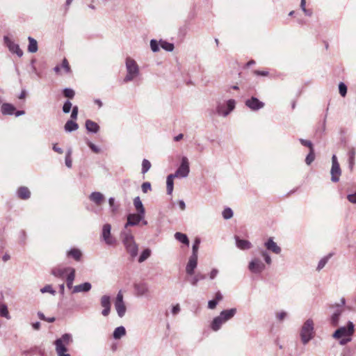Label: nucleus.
Returning <instances> with one entry per match:
<instances>
[{
  "mask_svg": "<svg viewBox=\"0 0 356 356\" xmlns=\"http://www.w3.org/2000/svg\"><path fill=\"white\" fill-rule=\"evenodd\" d=\"M1 111L3 115H13L15 111V107L9 103H3L1 105Z\"/></svg>",
  "mask_w": 356,
  "mask_h": 356,
  "instance_id": "cd10ccee",
  "label": "nucleus"
},
{
  "mask_svg": "<svg viewBox=\"0 0 356 356\" xmlns=\"http://www.w3.org/2000/svg\"><path fill=\"white\" fill-rule=\"evenodd\" d=\"M175 237L177 241H179V242H181L184 244L188 245V243H189L188 238L187 236L184 234H182L180 232H176L175 234Z\"/></svg>",
  "mask_w": 356,
  "mask_h": 356,
  "instance_id": "ea45409f",
  "label": "nucleus"
},
{
  "mask_svg": "<svg viewBox=\"0 0 356 356\" xmlns=\"http://www.w3.org/2000/svg\"><path fill=\"white\" fill-rule=\"evenodd\" d=\"M126 335V329L124 326H119L116 327L113 333V337L115 339H120L122 337Z\"/></svg>",
  "mask_w": 356,
  "mask_h": 356,
  "instance_id": "2f4dec72",
  "label": "nucleus"
},
{
  "mask_svg": "<svg viewBox=\"0 0 356 356\" xmlns=\"http://www.w3.org/2000/svg\"><path fill=\"white\" fill-rule=\"evenodd\" d=\"M40 292L42 293H49L52 296H55L56 293V291L53 289L51 284H47L44 287L41 288Z\"/></svg>",
  "mask_w": 356,
  "mask_h": 356,
  "instance_id": "c03bdc74",
  "label": "nucleus"
},
{
  "mask_svg": "<svg viewBox=\"0 0 356 356\" xmlns=\"http://www.w3.org/2000/svg\"><path fill=\"white\" fill-rule=\"evenodd\" d=\"M339 93L342 97H345L347 93V86L343 82H341L339 85Z\"/></svg>",
  "mask_w": 356,
  "mask_h": 356,
  "instance_id": "603ef678",
  "label": "nucleus"
},
{
  "mask_svg": "<svg viewBox=\"0 0 356 356\" xmlns=\"http://www.w3.org/2000/svg\"><path fill=\"white\" fill-rule=\"evenodd\" d=\"M245 104L252 111H258L264 106V103L259 101L257 98L252 97L245 101Z\"/></svg>",
  "mask_w": 356,
  "mask_h": 356,
  "instance_id": "f3484780",
  "label": "nucleus"
},
{
  "mask_svg": "<svg viewBox=\"0 0 356 356\" xmlns=\"http://www.w3.org/2000/svg\"><path fill=\"white\" fill-rule=\"evenodd\" d=\"M108 204L110 206V209L112 215H115L119 209V204L115 203V198L110 197L108 199Z\"/></svg>",
  "mask_w": 356,
  "mask_h": 356,
  "instance_id": "58836bf2",
  "label": "nucleus"
},
{
  "mask_svg": "<svg viewBox=\"0 0 356 356\" xmlns=\"http://www.w3.org/2000/svg\"><path fill=\"white\" fill-rule=\"evenodd\" d=\"M287 313L284 311H281V312H277L276 313V318L280 321H282L283 320H284L286 317H287Z\"/></svg>",
  "mask_w": 356,
  "mask_h": 356,
  "instance_id": "5fc2aeb1",
  "label": "nucleus"
},
{
  "mask_svg": "<svg viewBox=\"0 0 356 356\" xmlns=\"http://www.w3.org/2000/svg\"><path fill=\"white\" fill-rule=\"evenodd\" d=\"M150 167V162L147 159H143L142 163V173H146L149 170Z\"/></svg>",
  "mask_w": 356,
  "mask_h": 356,
  "instance_id": "09e8293b",
  "label": "nucleus"
},
{
  "mask_svg": "<svg viewBox=\"0 0 356 356\" xmlns=\"http://www.w3.org/2000/svg\"><path fill=\"white\" fill-rule=\"evenodd\" d=\"M65 131L66 132H72L79 129V125L76 122L73 120H67L64 126Z\"/></svg>",
  "mask_w": 356,
  "mask_h": 356,
  "instance_id": "473e14b6",
  "label": "nucleus"
},
{
  "mask_svg": "<svg viewBox=\"0 0 356 356\" xmlns=\"http://www.w3.org/2000/svg\"><path fill=\"white\" fill-rule=\"evenodd\" d=\"M190 172L189 161L186 156H182L181 163L175 173L177 178H186Z\"/></svg>",
  "mask_w": 356,
  "mask_h": 356,
  "instance_id": "0eeeda50",
  "label": "nucleus"
},
{
  "mask_svg": "<svg viewBox=\"0 0 356 356\" xmlns=\"http://www.w3.org/2000/svg\"><path fill=\"white\" fill-rule=\"evenodd\" d=\"M180 312V307L179 304H177L176 305L172 307V314L173 315L177 314Z\"/></svg>",
  "mask_w": 356,
  "mask_h": 356,
  "instance_id": "0e129e2a",
  "label": "nucleus"
},
{
  "mask_svg": "<svg viewBox=\"0 0 356 356\" xmlns=\"http://www.w3.org/2000/svg\"><path fill=\"white\" fill-rule=\"evenodd\" d=\"M114 305L118 316L122 318L126 314L127 307L123 300V294L121 291L117 294Z\"/></svg>",
  "mask_w": 356,
  "mask_h": 356,
  "instance_id": "6e6552de",
  "label": "nucleus"
},
{
  "mask_svg": "<svg viewBox=\"0 0 356 356\" xmlns=\"http://www.w3.org/2000/svg\"><path fill=\"white\" fill-rule=\"evenodd\" d=\"M197 259L198 257L190 256L186 266V273L188 275L192 276L194 275L195 269L197 266Z\"/></svg>",
  "mask_w": 356,
  "mask_h": 356,
  "instance_id": "a211bd4d",
  "label": "nucleus"
},
{
  "mask_svg": "<svg viewBox=\"0 0 356 356\" xmlns=\"http://www.w3.org/2000/svg\"><path fill=\"white\" fill-rule=\"evenodd\" d=\"M299 140L302 145L308 147L309 150L314 149L313 145L311 141L302 138H300Z\"/></svg>",
  "mask_w": 356,
  "mask_h": 356,
  "instance_id": "13d9d810",
  "label": "nucleus"
},
{
  "mask_svg": "<svg viewBox=\"0 0 356 356\" xmlns=\"http://www.w3.org/2000/svg\"><path fill=\"white\" fill-rule=\"evenodd\" d=\"M236 102L234 99H229L226 104L218 103L216 106V112L219 115L226 117L235 108Z\"/></svg>",
  "mask_w": 356,
  "mask_h": 356,
  "instance_id": "423d86ee",
  "label": "nucleus"
},
{
  "mask_svg": "<svg viewBox=\"0 0 356 356\" xmlns=\"http://www.w3.org/2000/svg\"><path fill=\"white\" fill-rule=\"evenodd\" d=\"M85 126L86 130L92 134H97L100 129L99 124L91 120H87Z\"/></svg>",
  "mask_w": 356,
  "mask_h": 356,
  "instance_id": "393cba45",
  "label": "nucleus"
},
{
  "mask_svg": "<svg viewBox=\"0 0 356 356\" xmlns=\"http://www.w3.org/2000/svg\"><path fill=\"white\" fill-rule=\"evenodd\" d=\"M92 288V285L89 282H84L81 284L76 285L73 287V290L72 292L73 293H81V292H88Z\"/></svg>",
  "mask_w": 356,
  "mask_h": 356,
  "instance_id": "b1692460",
  "label": "nucleus"
},
{
  "mask_svg": "<svg viewBox=\"0 0 356 356\" xmlns=\"http://www.w3.org/2000/svg\"><path fill=\"white\" fill-rule=\"evenodd\" d=\"M151 49L153 52H156V39H152L150 41Z\"/></svg>",
  "mask_w": 356,
  "mask_h": 356,
  "instance_id": "774afa93",
  "label": "nucleus"
},
{
  "mask_svg": "<svg viewBox=\"0 0 356 356\" xmlns=\"http://www.w3.org/2000/svg\"><path fill=\"white\" fill-rule=\"evenodd\" d=\"M60 67L63 68L65 72L69 73L70 72V67L69 65L68 61L66 58L63 60Z\"/></svg>",
  "mask_w": 356,
  "mask_h": 356,
  "instance_id": "4d7b16f0",
  "label": "nucleus"
},
{
  "mask_svg": "<svg viewBox=\"0 0 356 356\" xmlns=\"http://www.w3.org/2000/svg\"><path fill=\"white\" fill-rule=\"evenodd\" d=\"M259 252H260L261 255L264 257L266 263L268 265H270L272 263V260H271L270 256L269 255L268 252L264 250H259Z\"/></svg>",
  "mask_w": 356,
  "mask_h": 356,
  "instance_id": "a18cd8bd",
  "label": "nucleus"
},
{
  "mask_svg": "<svg viewBox=\"0 0 356 356\" xmlns=\"http://www.w3.org/2000/svg\"><path fill=\"white\" fill-rule=\"evenodd\" d=\"M67 256L72 257L76 261H79L81 258L82 253L79 249L72 248L67 252Z\"/></svg>",
  "mask_w": 356,
  "mask_h": 356,
  "instance_id": "72a5a7b5",
  "label": "nucleus"
},
{
  "mask_svg": "<svg viewBox=\"0 0 356 356\" xmlns=\"http://www.w3.org/2000/svg\"><path fill=\"white\" fill-rule=\"evenodd\" d=\"M86 144L93 152L97 154L100 152V148L90 140H87Z\"/></svg>",
  "mask_w": 356,
  "mask_h": 356,
  "instance_id": "864d4df0",
  "label": "nucleus"
},
{
  "mask_svg": "<svg viewBox=\"0 0 356 356\" xmlns=\"http://www.w3.org/2000/svg\"><path fill=\"white\" fill-rule=\"evenodd\" d=\"M125 66L127 70V75L124 79V82L127 83L133 81L139 75L140 70L139 66L137 64L136 61L130 56H127L126 58Z\"/></svg>",
  "mask_w": 356,
  "mask_h": 356,
  "instance_id": "7ed1b4c3",
  "label": "nucleus"
},
{
  "mask_svg": "<svg viewBox=\"0 0 356 356\" xmlns=\"http://www.w3.org/2000/svg\"><path fill=\"white\" fill-rule=\"evenodd\" d=\"M28 40H29L28 51L31 53L36 52L38 49L37 41L31 37H29Z\"/></svg>",
  "mask_w": 356,
  "mask_h": 356,
  "instance_id": "c9c22d12",
  "label": "nucleus"
},
{
  "mask_svg": "<svg viewBox=\"0 0 356 356\" xmlns=\"http://www.w3.org/2000/svg\"><path fill=\"white\" fill-rule=\"evenodd\" d=\"M222 216L225 219L228 220L232 218L233 211L230 208H226L222 211Z\"/></svg>",
  "mask_w": 356,
  "mask_h": 356,
  "instance_id": "3c124183",
  "label": "nucleus"
},
{
  "mask_svg": "<svg viewBox=\"0 0 356 356\" xmlns=\"http://www.w3.org/2000/svg\"><path fill=\"white\" fill-rule=\"evenodd\" d=\"M122 242L128 253L132 258H134L138 254V245L134 241V236L128 230H124L121 233Z\"/></svg>",
  "mask_w": 356,
  "mask_h": 356,
  "instance_id": "f03ea898",
  "label": "nucleus"
},
{
  "mask_svg": "<svg viewBox=\"0 0 356 356\" xmlns=\"http://www.w3.org/2000/svg\"><path fill=\"white\" fill-rule=\"evenodd\" d=\"M151 255V250L149 248L145 249L138 257V262L145 261Z\"/></svg>",
  "mask_w": 356,
  "mask_h": 356,
  "instance_id": "79ce46f5",
  "label": "nucleus"
},
{
  "mask_svg": "<svg viewBox=\"0 0 356 356\" xmlns=\"http://www.w3.org/2000/svg\"><path fill=\"white\" fill-rule=\"evenodd\" d=\"M72 342V336L68 333L64 334L60 338L57 339L54 341V345L58 356H70V354L67 353V346L70 345Z\"/></svg>",
  "mask_w": 356,
  "mask_h": 356,
  "instance_id": "20e7f679",
  "label": "nucleus"
},
{
  "mask_svg": "<svg viewBox=\"0 0 356 356\" xmlns=\"http://www.w3.org/2000/svg\"><path fill=\"white\" fill-rule=\"evenodd\" d=\"M0 316L4 317L7 319L10 318V316L9 314L8 307L5 304H2L0 306Z\"/></svg>",
  "mask_w": 356,
  "mask_h": 356,
  "instance_id": "37998d69",
  "label": "nucleus"
},
{
  "mask_svg": "<svg viewBox=\"0 0 356 356\" xmlns=\"http://www.w3.org/2000/svg\"><path fill=\"white\" fill-rule=\"evenodd\" d=\"M356 155V150L354 147H351L348 151V164L350 170H353L355 165V159Z\"/></svg>",
  "mask_w": 356,
  "mask_h": 356,
  "instance_id": "f704fd0d",
  "label": "nucleus"
},
{
  "mask_svg": "<svg viewBox=\"0 0 356 356\" xmlns=\"http://www.w3.org/2000/svg\"><path fill=\"white\" fill-rule=\"evenodd\" d=\"M236 308L222 310L220 314L215 317L211 323L210 327L213 331H218L222 325L232 319L236 314Z\"/></svg>",
  "mask_w": 356,
  "mask_h": 356,
  "instance_id": "f257e3e1",
  "label": "nucleus"
},
{
  "mask_svg": "<svg viewBox=\"0 0 356 356\" xmlns=\"http://www.w3.org/2000/svg\"><path fill=\"white\" fill-rule=\"evenodd\" d=\"M331 180L333 182H337L339 180V177L341 174V170L339 166V163L337 160V157L334 154L332 157V168L330 170Z\"/></svg>",
  "mask_w": 356,
  "mask_h": 356,
  "instance_id": "9b49d317",
  "label": "nucleus"
},
{
  "mask_svg": "<svg viewBox=\"0 0 356 356\" xmlns=\"http://www.w3.org/2000/svg\"><path fill=\"white\" fill-rule=\"evenodd\" d=\"M314 322L312 319H307L302 325L300 330V338L302 343L305 345L314 337Z\"/></svg>",
  "mask_w": 356,
  "mask_h": 356,
  "instance_id": "39448f33",
  "label": "nucleus"
},
{
  "mask_svg": "<svg viewBox=\"0 0 356 356\" xmlns=\"http://www.w3.org/2000/svg\"><path fill=\"white\" fill-rule=\"evenodd\" d=\"M314 159H315L314 150L311 149V150H309V153L306 156L305 163L307 165H310L314 161Z\"/></svg>",
  "mask_w": 356,
  "mask_h": 356,
  "instance_id": "de8ad7c7",
  "label": "nucleus"
},
{
  "mask_svg": "<svg viewBox=\"0 0 356 356\" xmlns=\"http://www.w3.org/2000/svg\"><path fill=\"white\" fill-rule=\"evenodd\" d=\"M78 112H79L78 106H74L72 108V113H71V118L73 120H76L77 118Z\"/></svg>",
  "mask_w": 356,
  "mask_h": 356,
  "instance_id": "052dcab7",
  "label": "nucleus"
},
{
  "mask_svg": "<svg viewBox=\"0 0 356 356\" xmlns=\"http://www.w3.org/2000/svg\"><path fill=\"white\" fill-rule=\"evenodd\" d=\"M53 149H54V151H55L56 152H57V153H58V154H63V149H62V148H60V147H58L57 146V145H56V144H54V145H53Z\"/></svg>",
  "mask_w": 356,
  "mask_h": 356,
  "instance_id": "338daca9",
  "label": "nucleus"
},
{
  "mask_svg": "<svg viewBox=\"0 0 356 356\" xmlns=\"http://www.w3.org/2000/svg\"><path fill=\"white\" fill-rule=\"evenodd\" d=\"M218 305V302L217 300H216L215 299L213 300H209L208 302V307L210 309H213L216 307V305Z\"/></svg>",
  "mask_w": 356,
  "mask_h": 356,
  "instance_id": "e2e57ef3",
  "label": "nucleus"
},
{
  "mask_svg": "<svg viewBox=\"0 0 356 356\" xmlns=\"http://www.w3.org/2000/svg\"><path fill=\"white\" fill-rule=\"evenodd\" d=\"M17 195L22 200H27L31 196V192L27 187L22 186L17 190Z\"/></svg>",
  "mask_w": 356,
  "mask_h": 356,
  "instance_id": "7c9ffc66",
  "label": "nucleus"
},
{
  "mask_svg": "<svg viewBox=\"0 0 356 356\" xmlns=\"http://www.w3.org/2000/svg\"><path fill=\"white\" fill-rule=\"evenodd\" d=\"M72 150L69 149L65 156V165L67 168H71L72 165V161L71 159Z\"/></svg>",
  "mask_w": 356,
  "mask_h": 356,
  "instance_id": "8fccbe9b",
  "label": "nucleus"
},
{
  "mask_svg": "<svg viewBox=\"0 0 356 356\" xmlns=\"http://www.w3.org/2000/svg\"><path fill=\"white\" fill-rule=\"evenodd\" d=\"M236 245L241 250H249L252 248V244L249 241L240 239L238 236H235Z\"/></svg>",
  "mask_w": 356,
  "mask_h": 356,
  "instance_id": "a878e982",
  "label": "nucleus"
},
{
  "mask_svg": "<svg viewBox=\"0 0 356 356\" xmlns=\"http://www.w3.org/2000/svg\"><path fill=\"white\" fill-rule=\"evenodd\" d=\"M177 177L174 174H170L166 179L167 193L171 195L174 188V179Z\"/></svg>",
  "mask_w": 356,
  "mask_h": 356,
  "instance_id": "c756f323",
  "label": "nucleus"
},
{
  "mask_svg": "<svg viewBox=\"0 0 356 356\" xmlns=\"http://www.w3.org/2000/svg\"><path fill=\"white\" fill-rule=\"evenodd\" d=\"M218 273H219V271L218 269L213 268L209 275V279L214 280L217 277Z\"/></svg>",
  "mask_w": 356,
  "mask_h": 356,
  "instance_id": "680f3d73",
  "label": "nucleus"
},
{
  "mask_svg": "<svg viewBox=\"0 0 356 356\" xmlns=\"http://www.w3.org/2000/svg\"><path fill=\"white\" fill-rule=\"evenodd\" d=\"M354 332V324L349 321L348 327H341L337 329L333 334V337L335 339H340L343 337H350Z\"/></svg>",
  "mask_w": 356,
  "mask_h": 356,
  "instance_id": "9d476101",
  "label": "nucleus"
},
{
  "mask_svg": "<svg viewBox=\"0 0 356 356\" xmlns=\"http://www.w3.org/2000/svg\"><path fill=\"white\" fill-rule=\"evenodd\" d=\"M205 279L206 275L203 274L202 273L198 272L196 274L194 273V275L191 276V277H189L188 280L193 286H197L200 281Z\"/></svg>",
  "mask_w": 356,
  "mask_h": 356,
  "instance_id": "4be33fe9",
  "label": "nucleus"
},
{
  "mask_svg": "<svg viewBox=\"0 0 356 356\" xmlns=\"http://www.w3.org/2000/svg\"><path fill=\"white\" fill-rule=\"evenodd\" d=\"M145 214L140 213H130L127 216V222L124 225V230H127L128 226H134L138 225L144 218Z\"/></svg>",
  "mask_w": 356,
  "mask_h": 356,
  "instance_id": "dca6fc26",
  "label": "nucleus"
},
{
  "mask_svg": "<svg viewBox=\"0 0 356 356\" xmlns=\"http://www.w3.org/2000/svg\"><path fill=\"white\" fill-rule=\"evenodd\" d=\"M141 188L143 192L146 193L151 190V184L149 182H144L142 184Z\"/></svg>",
  "mask_w": 356,
  "mask_h": 356,
  "instance_id": "bf43d9fd",
  "label": "nucleus"
},
{
  "mask_svg": "<svg viewBox=\"0 0 356 356\" xmlns=\"http://www.w3.org/2000/svg\"><path fill=\"white\" fill-rule=\"evenodd\" d=\"M70 269H74L72 267H55L51 270V274L56 277L63 278L66 273H70Z\"/></svg>",
  "mask_w": 356,
  "mask_h": 356,
  "instance_id": "aec40b11",
  "label": "nucleus"
},
{
  "mask_svg": "<svg viewBox=\"0 0 356 356\" xmlns=\"http://www.w3.org/2000/svg\"><path fill=\"white\" fill-rule=\"evenodd\" d=\"M111 225L108 223L104 224L102 231V240L108 245H113L116 243V239L112 236Z\"/></svg>",
  "mask_w": 356,
  "mask_h": 356,
  "instance_id": "1a4fd4ad",
  "label": "nucleus"
},
{
  "mask_svg": "<svg viewBox=\"0 0 356 356\" xmlns=\"http://www.w3.org/2000/svg\"><path fill=\"white\" fill-rule=\"evenodd\" d=\"M264 245L268 250L275 254H278L281 252V248L277 245L272 238H268Z\"/></svg>",
  "mask_w": 356,
  "mask_h": 356,
  "instance_id": "6ab92c4d",
  "label": "nucleus"
},
{
  "mask_svg": "<svg viewBox=\"0 0 356 356\" xmlns=\"http://www.w3.org/2000/svg\"><path fill=\"white\" fill-rule=\"evenodd\" d=\"M134 204L138 213L145 214V209L139 197L134 198Z\"/></svg>",
  "mask_w": 356,
  "mask_h": 356,
  "instance_id": "e433bc0d",
  "label": "nucleus"
},
{
  "mask_svg": "<svg viewBox=\"0 0 356 356\" xmlns=\"http://www.w3.org/2000/svg\"><path fill=\"white\" fill-rule=\"evenodd\" d=\"M71 108H72V103L67 100L63 104V111L65 113H68L70 111Z\"/></svg>",
  "mask_w": 356,
  "mask_h": 356,
  "instance_id": "6e6d98bb",
  "label": "nucleus"
},
{
  "mask_svg": "<svg viewBox=\"0 0 356 356\" xmlns=\"http://www.w3.org/2000/svg\"><path fill=\"white\" fill-rule=\"evenodd\" d=\"M75 269H70V273L67 274L66 277V285L69 289L73 290V282L75 279Z\"/></svg>",
  "mask_w": 356,
  "mask_h": 356,
  "instance_id": "c85d7f7f",
  "label": "nucleus"
},
{
  "mask_svg": "<svg viewBox=\"0 0 356 356\" xmlns=\"http://www.w3.org/2000/svg\"><path fill=\"white\" fill-rule=\"evenodd\" d=\"M89 199L93 202L96 205L100 206L104 202V196L100 192H92L90 196Z\"/></svg>",
  "mask_w": 356,
  "mask_h": 356,
  "instance_id": "5701e85b",
  "label": "nucleus"
},
{
  "mask_svg": "<svg viewBox=\"0 0 356 356\" xmlns=\"http://www.w3.org/2000/svg\"><path fill=\"white\" fill-rule=\"evenodd\" d=\"M135 289L138 296H146L149 294V287L145 283H140L135 285Z\"/></svg>",
  "mask_w": 356,
  "mask_h": 356,
  "instance_id": "412c9836",
  "label": "nucleus"
},
{
  "mask_svg": "<svg viewBox=\"0 0 356 356\" xmlns=\"http://www.w3.org/2000/svg\"><path fill=\"white\" fill-rule=\"evenodd\" d=\"M3 41L11 53L16 54L19 57H22L23 56V51L20 49L19 44L15 43L8 36L3 37Z\"/></svg>",
  "mask_w": 356,
  "mask_h": 356,
  "instance_id": "ddd939ff",
  "label": "nucleus"
},
{
  "mask_svg": "<svg viewBox=\"0 0 356 356\" xmlns=\"http://www.w3.org/2000/svg\"><path fill=\"white\" fill-rule=\"evenodd\" d=\"M345 303H346V300L344 298H342L341 299V303L337 304L336 305V309H335L334 312L333 313V314L332 315L331 318H330L331 323L332 325L337 326L338 325L339 316H341V314L343 312L342 307H343L345 305Z\"/></svg>",
  "mask_w": 356,
  "mask_h": 356,
  "instance_id": "4468645a",
  "label": "nucleus"
},
{
  "mask_svg": "<svg viewBox=\"0 0 356 356\" xmlns=\"http://www.w3.org/2000/svg\"><path fill=\"white\" fill-rule=\"evenodd\" d=\"M159 47H161L166 51L171 52L174 50L175 46L173 43L169 42L164 40H159L157 41V51L159 50Z\"/></svg>",
  "mask_w": 356,
  "mask_h": 356,
  "instance_id": "bb28decb",
  "label": "nucleus"
},
{
  "mask_svg": "<svg viewBox=\"0 0 356 356\" xmlns=\"http://www.w3.org/2000/svg\"><path fill=\"white\" fill-rule=\"evenodd\" d=\"M100 305L103 307L102 314L104 316H108L111 309V297L107 295L102 296L100 298Z\"/></svg>",
  "mask_w": 356,
  "mask_h": 356,
  "instance_id": "2eb2a0df",
  "label": "nucleus"
},
{
  "mask_svg": "<svg viewBox=\"0 0 356 356\" xmlns=\"http://www.w3.org/2000/svg\"><path fill=\"white\" fill-rule=\"evenodd\" d=\"M200 244V239L196 238L192 247V254L191 256L198 257V250Z\"/></svg>",
  "mask_w": 356,
  "mask_h": 356,
  "instance_id": "a19ab883",
  "label": "nucleus"
},
{
  "mask_svg": "<svg viewBox=\"0 0 356 356\" xmlns=\"http://www.w3.org/2000/svg\"><path fill=\"white\" fill-rule=\"evenodd\" d=\"M332 254L330 253L327 255L323 257L318 262V266L316 267V270L320 271L323 269L326 264L328 262L329 259L332 257Z\"/></svg>",
  "mask_w": 356,
  "mask_h": 356,
  "instance_id": "4c0bfd02",
  "label": "nucleus"
},
{
  "mask_svg": "<svg viewBox=\"0 0 356 356\" xmlns=\"http://www.w3.org/2000/svg\"><path fill=\"white\" fill-rule=\"evenodd\" d=\"M266 266L259 258L252 259L248 265V269L252 273L259 274L265 270Z\"/></svg>",
  "mask_w": 356,
  "mask_h": 356,
  "instance_id": "f8f14e48",
  "label": "nucleus"
},
{
  "mask_svg": "<svg viewBox=\"0 0 356 356\" xmlns=\"http://www.w3.org/2000/svg\"><path fill=\"white\" fill-rule=\"evenodd\" d=\"M63 95L69 99H72L74 97L75 92L72 88H66L63 91Z\"/></svg>",
  "mask_w": 356,
  "mask_h": 356,
  "instance_id": "49530a36",
  "label": "nucleus"
},
{
  "mask_svg": "<svg viewBox=\"0 0 356 356\" xmlns=\"http://www.w3.org/2000/svg\"><path fill=\"white\" fill-rule=\"evenodd\" d=\"M348 200L354 204H356V192L354 194H350L348 195Z\"/></svg>",
  "mask_w": 356,
  "mask_h": 356,
  "instance_id": "69168bd1",
  "label": "nucleus"
}]
</instances>
